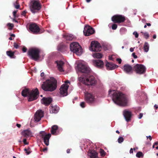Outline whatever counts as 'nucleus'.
<instances>
[{
    "instance_id": "de8ad7c7",
    "label": "nucleus",
    "mask_w": 158,
    "mask_h": 158,
    "mask_svg": "<svg viewBox=\"0 0 158 158\" xmlns=\"http://www.w3.org/2000/svg\"><path fill=\"white\" fill-rule=\"evenodd\" d=\"M23 142L25 144H27L28 143L27 142V140L26 139H24L23 140Z\"/></svg>"
},
{
    "instance_id": "680f3d73",
    "label": "nucleus",
    "mask_w": 158,
    "mask_h": 158,
    "mask_svg": "<svg viewBox=\"0 0 158 158\" xmlns=\"http://www.w3.org/2000/svg\"><path fill=\"white\" fill-rule=\"evenodd\" d=\"M26 13V12L25 11H23L22 13V15H25Z\"/></svg>"
},
{
    "instance_id": "bb28decb",
    "label": "nucleus",
    "mask_w": 158,
    "mask_h": 158,
    "mask_svg": "<svg viewBox=\"0 0 158 158\" xmlns=\"http://www.w3.org/2000/svg\"><path fill=\"white\" fill-rule=\"evenodd\" d=\"M64 37L66 40H72L74 37L73 35L70 34H66Z\"/></svg>"
},
{
    "instance_id": "79ce46f5",
    "label": "nucleus",
    "mask_w": 158,
    "mask_h": 158,
    "mask_svg": "<svg viewBox=\"0 0 158 158\" xmlns=\"http://www.w3.org/2000/svg\"><path fill=\"white\" fill-rule=\"evenodd\" d=\"M80 106L82 108H84L85 107V103L84 102H82L80 103Z\"/></svg>"
},
{
    "instance_id": "5701e85b",
    "label": "nucleus",
    "mask_w": 158,
    "mask_h": 158,
    "mask_svg": "<svg viewBox=\"0 0 158 158\" xmlns=\"http://www.w3.org/2000/svg\"><path fill=\"white\" fill-rule=\"evenodd\" d=\"M22 135L26 137H28L32 136V133L31 131L28 130H26L23 131L21 133Z\"/></svg>"
},
{
    "instance_id": "b1692460",
    "label": "nucleus",
    "mask_w": 158,
    "mask_h": 158,
    "mask_svg": "<svg viewBox=\"0 0 158 158\" xmlns=\"http://www.w3.org/2000/svg\"><path fill=\"white\" fill-rule=\"evenodd\" d=\"M57 68L60 72H63L64 71L63 69V66L64 63L62 61H57L56 62Z\"/></svg>"
},
{
    "instance_id": "bf43d9fd",
    "label": "nucleus",
    "mask_w": 158,
    "mask_h": 158,
    "mask_svg": "<svg viewBox=\"0 0 158 158\" xmlns=\"http://www.w3.org/2000/svg\"><path fill=\"white\" fill-rule=\"evenodd\" d=\"M16 126H17L18 127H19H19H21V125H20V124H16Z\"/></svg>"
},
{
    "instance_id": "2f4dec72",
    "label": "nucleus",
    "mask_w": 158,
    "mask_h": 158,
    "mask_svg": "<svg viewBox=\"0 0 158 158\" xmlns=\"http://www.w3.org/2000/svg\"><path fill=\"white\" fill-rule=\"evenodd\" d=\"M6 54L10 58H12V57L14 55V53L10 51H7L6 52Z\"/></svg>"
},
{
    "instance_id": "4c0bfd02",
    "label": "nucleus",
    "mask_w": 158,
    "mask_h": 158,
    "mask_svg": "<svg viewBox=\"0 0 158 158\" xmlns=\"http://www.w3.org/2000/svg\"><path fill=\"white\" fill-rule=\"evenodd\" d=\"M117 25L115 24H113L112 25V28L113 30H114L117 29Z\"/></svg>"
},
{
    "instance_id": "5fc2aeb1",
    "label": "nucleus",
    "mask_w": 158,
    "mask_h": 158,
    "mask_svg": "<svg viewBox=\"0 0 158 158\" xmlns=\"http://www.w3.org/2000/svg\"><path fill=\"white\" fill-rule=\"evenodd\" d=\"M47 150V148H45L44 149H43V151L44 152H45V151H46Z\"/></svg>"
},
{
    "instance_id": "412c9836",
    "label": "nucleus",
    "mask_w": 158,
    "mask_h": 158,
    "mask_svg": "<svg viewBox=\"0 0 158 158\" xmlns=\"http://www.w3.org/2000/svg\"><path fill=\"white\" fill-rule=\"evenodd\" d=\"M52 101V98L49 97H44L41 100L42 103L44 104L46 106L49 105Z\"/></svg>"
},
{
    "instance_id": "603ef678",
    "label": "nucleus",
    "mask_w": 158,
    "mask_h": 158,
    "mask_svg": "<svg viewBox=\"0 0 158 158\" xmlns=\"http://www.w3.org/2000/svg\"><path fill=\"white\" fill-rule=\"evenodd\" d=\"M130 48V51L131 52H133L134 50V48Z\"/></svg>"
},
{
    "instance_id": "8fccbe9b",
    "label": "nucleus",
    "mask_w": 158,
    "mask_h": 158,
    "mask_svg": "<svg viewBox=\"0 0 158 158\" xmlns=\"http://www.w3.org/2000/svg\"><path fill=\"white\" fill-rule=\"evenodd\" d=\"M143 114L142 113H140V114L139 117H138V118L139 119H141L142 117H143Z\"/></svg>"
},
{
    "instance_id": "4be33fe9",
    "label": "nucleus",
    "mask_w": 158,
    "mask_h": 158,
    "mask_svg": "<svg viewBox=\"0 0 158 158\" xmlns=\"http://www.w3.org/2000/svg\"><path fill=\"white\" fill-rule=\"evenodd\" d=\"M132 67L129 65L125 64L123 67V70L126 73L129 74L132 72Z\"/></svg>"
},
{
    "instance_id": "72a5a7b5",
    "label": "nucleus",
    "mask_w": 158,
    "mask_h": 158,
    "mask_svg": "<svg viewBox=\"0 0 158 158\" xmlns=\"http://www.w3.org/2000/svg\"><path fill=\"white\" fill-rule=\"evenodd\" d=\"M123 140L124 139L122 137H119L118 139V142L119 143H122Z\"/></svg>"
},
{
    "instance_id": "a19ab883",
    "label": "nucleus",
    "mask_w": 158,
    "mask_h": 158,
    "mask_svg": "<svg viewBox=\"0 0 158 158\" xmlns=\"http://www.w3.org/2000/svg\"><path fill=\"white\" fill-rule=\"evenodd\" d=\"M24 150L25 151L26 153H27V155H29L31 153V152L29 149H27L25 148L24 149Z\"/></svg>"
},
{
    "instance_id": "e2e57ef3",
    "label": "nucleus",
    "mask_w": 158,
    "mask_h": 158,
    "mask_svg": "<svg viewBox=\"0 0 158 158\" xmlns=\"http://www.w3.org/2000/svg\"><path fill=\"white\" fill-rule=\"evenodd\" d=\"M154 107L156 108V109H157V108H158V106L157 105H154Z\"/></svg>"
},
{
    "instance_id": "f03ea898",
    "label": "nucleus",
    "mask_w": 158,
    "mask_h": 158,
    "mask_svg": "<svg viewBox=\"0 0 158 158\" xmlns=\"http://www.w3.org/2000/svg\"><path fill=\"white\" fill-rule=\"evenodd\" d=\"M56 81L53 77L44 82L41 85L42 88L45 91H52L55 90L56 87Z\"/></svg>"
},
{
    "instance_id": "6e6d98bb",
    "label": "nucleus",
    "mask_w": 158,
    "mask_h": 158,
    "mask_svg": "<svg viewBox=\"0 0 158 158\" xmlns=\"http://www.w3.org/2000/svg\"><path fill=\"white\" fill-rule=\"evenodd\" d=\"M44 75V72H42V73H41L40 74V76L41 77H43Z\"/></svg>"
},
{
    "instance_id": "c85d7f7f",
    "label": "nucleus",
    "mask_w": 158,
    "mask_h": 158,
    "mask_svg": "<svg viewBox=\"0 0 158 158\" xmlns=\"http://www.w3.org/2000/svg\"><path fill=\"white\" fill-rule=\"evenodd\" d=\"M93 56L94 58H101L102 56V54L99 53H94L93 54Z\"/></svg>"
},
{
    "instance_id": "c9c22d12",
    "label": "nucleus",
    "mask_w": 158,
    "mask_h": 158,
    "mask_svg": "<svg viewBox=\"0 0 158 158\" xmlns=\"http://www.w3.org/2000/svg\"><path fill=\"white\" fill-rule=\"evenodd\" d=\"M143 153L141 152H139L136 154V156L137 157H140L141 156H142Z\"/></svg>"
},
{
    "instance_id": "338daca9",
    "label": "nucleus",
    "mask_w": 158,
    "mask_h": 158,
    "mask_svg": "<svg viewBox=\"0 0 158 158\" xmlns=\"http://www.w3.org/2000/svg\"><path fill=\"white\" fill-rule=\"evenodd\" d=\"M146 25L148 26H150L151 25V24L150 23H146Z\"/></svg>"
},
{
    "instance_id": "423d86ee",
    "label": "nucleus",
    "mask_w": 158,
    "mask_h": 158,
    "mask_svg": "<svg viewBox=\"0 0 158 158\" xmlns=\"http://www.w3.org/2000/svg\"><path fill=\"white\" fill-rule=\"evenodd\" d=\"M70 50L78 56L81 55L82 53L81 48L77 42H73L70 45Z\"/></svg>"
},
{
    "instance_id": "69168bd1",
    "label": "nucleus",
    "mask_w": 158,
    "mask_h": 158,
    "mask_svg": "<svg viewBox=\"0 0 158 158\" xmlns=\"http://www.w3.org/2000/svg\"><path fill=\"white\" fill-rule=\"evenodd\" d=\"M156 35H153V38L154 39H156Z\"/></svg>"
},
{
    "instance_id": "49530a36",
    "label": "nucleus",
    "mask_w": 158,
    "mask_h": 158,
    "mask_svg": "<svg viewBox=\"0 0 158 158\" xmlns=\"http://www.w3.org/2000/svg\"><path fill=\"white\" fill-rule=\"evenodd\" d=\"M14 47L16 48H18V45L16 43H14Z\"/></svg>"
},
{
    "instance_id": "9b49d317",
    "label": "nucleus",
    "mask_w": 158,
    "mask_h": 158,
    "mask_svg": "<svg viewBox=\"0 0 158 158\" xmlns=\"http://www.w3.org/2000/svg\"><path fill=\"white\" fill-rule=\"evenodd\" d=\"M89 49L92 51H100L101 50V47L98 42L94 41L91 42V46Z\"/></svg>"
},
{
    "instance_id": "ea45409f",
    "label": "nucleus",
    "mask_w": 158,
    "mask_h": 158,
    "mask_svg": "<svg viewBox=\"0 0 158 158\" xmlns=\"http://www.w3.org/2000/svg\"><path fill=\"white\" fill-rule=\"evenodd\" d=\"M100 152L102 156H104L105 155V152L103 150L101 149Z\"/></svg>"
},
{
    "instance_id": "a878e982",
    "label": "nucleus",
    "mask_w": 158,
    "mask_h": 158,
    "mask_svg": "<svg viewBox=\"0 0 158 158\" xmlns=\"http://www.w3.org/2000/svg\"><path fill=\"white\" fill-rule=\"evenodd\" d=\"M58 127L56 125H54L52 127L51 132L52 135H56L57 134L56 133V131L58 130Z\"/></svg>"
},
{
    "instance_id": "774afa93",
    "label": "nucleus",
    "mask_w": 158,
    "mask_h": 158,
    "mask_svg": "<svg viewBox=\"0 0 158 158\" xmlns=\"http://www.w3.org/2000/svg\"><path fill=\"white\" fill-rule=\"evenodd\" d=\"M10 36H12V37H15V34H11L10 35Z\"/></svg>"
},
{
    "instance_id": "473e14b6",
    "label": "nucleus",
    "mask_w": 158,
    "mask_h": 158,
    "mask_svg": "<svg viewBox=\"0 0 158 158\" xmlns=\"http://www.w3.org/2000/svg\"><path fill=\"white\" fill-rule=\"evenodd\" d=\"M141 33L144 35L145 38L146 39H148L149 36V35L147 32H141Z\"/></svg>"
},
{
    "instance_id": "09e8293b",
    "label": "nucleus",
    "mask_w": 158,
    "mask_h": 158,
    "mask_svg": "<svg viewBox=\"0 0 158 158\" xmlns=\"http://www.w3.org/2000/svg\"><path fill=\"white\" fill-rule=\"evenodd\" d=\"M17 12V10L14 11L13 12V15L14 17L15 18L16 17L15 15Z\"/></svg>"
},
{
    "instance_id": "0eeeda50",
    "label": "nucleus",
    "mask_w": 158,
    "mask_h": 158,
    "mask_svg": "<svg viewBox=\"0 0 158 158\" xmlns=\"http://www.w3.org/2000/svg\"><path fill=\"white\" fill-rule=\"evenodd\" d=\"M40 50L37 48H32L30 49L28 54L29 57L32 59L36 60L40 57Z\"/></svg>"
},
{
    "instance_id": "ddd939ff",
    "label": "nucleus",
    "mask_w": 158,
    "mask_h": 158,
    "mask_svg": "<svg viewBox=\"0 0 158 158\" xmlns=\"http://www.w3.org/2000/svg\"><path fill=\"white\" fill-rule=\"evenodd\" d=\"M134 69L137 73L140 74L144 73L146 70V68L144 65L138 64L134 66Z\"/></svg>"
},
{
    "instance_id": "e433bc0d",
    "label": "nucleus",
    "mask_w": 158,
    "mask_h": 158,
    "mask_svg": "<svg viewBox=\"0 0 158 158\" xmlns=\"http://www.w3.org/2000/svg\"><path fill=\"white\" fill-rule=\"evenodd\" d=\"M7 26L8 27H10V28L9 29L10 30H11L12 28L14 27V25L12 23H8L7 24Z\"/></svg>"
},
{
    "instance_id": "aec40b11",
    "label": "nucleus",
    "mask_w": 158,
    "mask_h": 158,
    "mask_svg": "<svg viewBox=\"0 0 158 158\" xmlns=\"http://www.w3.org/2000/svg\"><path fill=\"white\" fill-rule=\"evenodd\" d=\"M93 62L94 65L98 68H102L103 66V62L101 60H93Z\"/></svg>"
},
{
    "instance_id": "f3484780",
    "label": "nucleus",
    "mask_w": 158,
    "mask_h": 158,
    "mask_svg": "<svg viewBox=\"0 0 158 158\" xmlns=\"http://www.w3.org/2000/svg\"><path fill=\"white\" fill-rule=\"evenodd\" d=\"M123 114L127 122H129L131 120L132 114L130 111L127 110H125L123 111Z\"/></svg>"
},
{
    "instance_id": "393cba45",
    "label": "nucleus",
    "mask_w": 158,
    "mask_h": 158,
    "mask_svg": "<svg viewBox=\"0 0 158 158\" xmlns=\"http://www.w3.org/2000/svg\"><path fill=\"white\" fill-rule=\"evenodd\" d=\"M59 110V107L56 106H52L50 108V111L51 113H57Z\"/></svg>"
},
{
    "instance_id": "0e129e2a",
    "label": "nucleus",
    "mask_w": 158,
    "mask_h": 158,
    "mask_svg": "<svg viewBox=\"0 0 158 158\" xmlns=\"http://www.w3.org/2000/svg\"><path fill=\"white\" fill-rule=\"evenodd\" d=\"M142 21L143 23H144L146 21V20L145 19H143L142 20Z\"/></svg>"
},
{
    "instance_id": "13d9d810",
    "label": "nucleus",
    "mask_w": 158,
    "mask_h": 158,
    "mask_svg": "<svg viewBox=\"0 0 158 158\" xmlns=\"http://www.w3.org/2000/svg\"><path fill=\"white\" fill-rule=\"evenodd\" d=\"M70 149H68L67 150V152L68 153H69L70 152Z\"/></svg>"
},
{
    "instance_id": "864d4df0",
    "label": "nucleus",
    "mask_w": 158,
    "mask_h": 158,
    "mask_svg": "<svg viewBox=\"0 0 158 158\" xmlns=\"http://www.w3.org/2000/svg\"><path fill=\"white\" fill-rule=\"evenodd\" d=\"M133 150L132 148H131L130 151V153H133Z\"/></svg>"
},
{
    "instance_id": "a211bd4d",
    "label": "nucleus",
    "mask_w": 158,
    "mask_h": 158,
    "mask_svg": "<svg viewBox=\"0 0 158 158\" xmlns=\"http://www.w3.org/2000/svg\"><path fill=\"white\" fill-rule=\"evenodd\" d=\"M29 29L31 31L35 33H37L40 31V28L35 23L31 24L30 25Z\"/></svg>"
},
{
    "instance_id": "7ed1b4c3",
    "label": "nucleus",
    "mask_w": 158,
    "mask_h": 158,
    "mask_svg": "<svg viewBox=\"0 0 158 158\" xmlns=\"http://www.w3.org/2000/svg\"><path fill=\"white\" fill-rule=\"evenodd\" d=\"M39 94L38 89L36 88L31 91L27 89H23L22 92V95L24 97H28V101H32L36 99Z\"/></svg>"
},
{
    "instance_id": "37998d69",
    "label": "nucleus",
    "mask_w": 158,
    "mask_h": 158,
    "mask_svg": "<svg viewBox=\"0 0 158 158\" xmlns=\"http://www.w3.org/2000/svg\"><path fill=\"white\" fill-rule=\"evenodd\" d=\"M133 34L135 36V38H137L138 37L139 35L136 31H134L133 33Z\"/></svg>"
},
{
    "instance_id": "dca6fc26",
    "label": "nucleus",
    "mask_w": 158,
    "mask_h": 158,
    "mask_svg": "<svg viewBox=\"0 0 158 158\" xmlns=\"http://www.w3.org/2000/svg\"><path fill=\"white\" fill-rule=\"evenodd\" d=\"M44 116L43 112L41 110H38L35 113L34 119L35 121L37 122L39 121Z\"/></svg>"
},
{
    "instance_id": "a18cd8bd",
    "label": "nucleus",
    "mask_w": 158,
    "mask_h": 158,
    "mask_svg": "<svg viewBox=\"0 0 158 158\" xmlns=\"http://www.w3.org/2000/svg\"><path fill=\"white\" fill-rule=\"evenodd\" d=\"M116 60L118 62L119 64H120L121 63L122 60L121 59L117 58L116 59Z\"/></svg>"
},
{
    "instance_id": "f257e3e1",
    "label": "nucleus",
    "mask_w": 158,
    "mask_h": 158,
    "mask_svg": "<svg viewBox=\"0 0 158 158\" xmlns=\"http://www.w3.org/2000/svg\"><path fill=\"white\" fill-rule=\"evenodd\" d=\"M109 95L111 97L116 104L121 106H127L129 100L126 96L122 93L114 90H110Z\"/></svg>"
},
{
    "instance_id": "f704fd0d",
    "label": "nucleus",
    "mask_w": 158,
    "mask_h": 158,
    "mask_svg": "<svg viewBox=\"0 0 158 158\" xmlns=\"http://www.w3.org/2000/svg\"><path fill=\"white\" fill-rule=\"evenodd\" d=\"M115 58V56L114 55H112L109 56V59L110 60H113Z\"/></svg>"
},
{
    "instance_id": "c756f323",
    "label": "nucleus",
    "mask_w": 158,
    "mask_h": 158,
    "mask_svg": "<svg viewBox=\"0 0 158 158\" xmlns=\"http://www.w3.org/2000/svg\"><path fill=\"white\" fill-rule=\"evenodd\" d=\"M143 48L145 52H147L148 51L149 49V45L148 43L146 42L145 43L143 46Z\"/></svg>"
},
{
    "instance_id": "6ab92c4d",
    "label": "nucleus",
    "mask_w": 158,
    "mask_h": 158,
    "mask_svg": "<svg viewBox=\"0 0 158 158\" xmlns=\"http://www.w3.org/2000/svg\"><path fill=\"white\" fill-rule=\"evenodd\" d=\"M106 66L108 70H113L118 67V66L112 62H107L106 63Z\"/></svg>"
},
{
    "instance_id": "7c9ffc66",
    "label": "nucleus",
    "mask_w": 158,
    "mask_h": 158,
    "mask_svg": "<svg viewBox=\"0 0 158 158\" xmlns=\"http://www.w3.org/2000/svg\"><path fill=\"white\" fill-rule=\"evenodd\" d=\"M13 5L16 9H18L19 8L20 5L18 3L17 1L14 2H13Z\"/></svg>"
},
{
    "instance_id": "2eb2a0df",
    "label": "nucleus",
    "mask_w": 158,
    "mask_h": 158,
    "mask_svg": "<svg viewBox=\"0 0 158 158\" xmlns=\"http://www.w3.org/2000/svg\"><path fill=\"white\" fill-rule=\"evenodd\" d=\"M94 30L89 26H85L83 31L84 34L85 36H89L94 33Z\"/></svg>"
},
{
    "instance_id": "cd10ccee",
    "label": "nucleus",
    "mask_w": 158,
    "mask_h": 158,
    "mask_svg": "<svg viewBox=\"0 0 158 158\" xmlns=\"http://www.w3.org/2000/svg\"><path fill=\"white\" fill-rule=\"evenodd\" d=\"M89 156L91 158H97L98 157L97 154L94 151H91L90 152Z\"/></svg>"
},
{
    "instance_id": "4468645a",
    "label": "nucleus",
    "mask_w": 158,
    "mask_h": 158,
    "mask_svg": "<svg viewBox=\"0 0 158 158\" xmlns=\"http://www.w3.org/2000/svg\"><path fill=\"white\" fill-rule=\"evenodd\" d=\"M125 20V17L121 15H115L112 18V20L114 23H120L124 22Z\"/></svg>"
},
{
    "instance_id": "c03bdc74",
    "label": "nucleus",
    "mask_w": 158,
    "mask_h": 158,
    "mask_svg": "<svg viewBox=\"0 0 158 158\" xmlns=\"http://www.w3.org/2000/svg\"><path fill=\"white\" fill-rule=\"evenodd\" d=\"M132 56L135 58H137V57L136 55H135V53H133L132 54Z\"/></svg>"
},
{
    "instance_id": "39448f33",
    "label": "nucleus",
    "mask_w": 158,
    "mask_h": 158,
    "mask_svg": "<svg viewBox=\"0 0 158 158\" xmlns=\"http://www.w3.org/2000/svg\"><path fill=\"white\" fill-rule=\"evenodd\" d=\"M77 66L75 68L76 70L83 73H88L90 72V69L87 65L86 63L83 61L80 60L76 63Z\"/></svg>"
},
{
    "instance_id": "20e7f679",
    "label": "nucleus",
    "mask_w": 158,
    "mask_h": 158,
    "mask_svg": "<svg viewBox=\"0 0 158 158\" xmlns=\"http://www.w3.org/2000/svg\"><path fill=\"white\" fill-rule=\"evenodd\" d=\"M79 81L87 85H94L97 83L94 77L86 74H84L78 78Z\"/></svg>"
},
{
    "instance_id": "6e6552de",
    "label": "nucleus",
    "mask_w": 158,
    "mask_h": 158,
    "mask_svg": "<svg viewBox=\"0 0 158 158\" xmlns=\"http://www.w3.org/2000/svg\"><path fill=\"white\" fill-rule=\"evenodd\" d=\"M30 8L31 12L35 13L41 8V5L37 0H33L30 3Z\"/></svg>"
},
{
    "instance_id": "f8f14e48",
    "label": "nucleus",
    "mask_w": 158,
    "mask_h": 158,
    "mask_svg": "<svg viewBox=\"0 0 158 158\" xmlns=\"http://www.w3.org/2000/svg\"><path fill=\"white\" fill-rule=\"evenodd\" d=\"M40 134L45 144L47 146H48L49 144V139L51 136V134L50 133L47 134L44 131H41Z\"/></svg>"
},
{
    "instance_id": "3c124183",
    "label": "nucleus",
    "mask_w": 158,
    "mask_h": 158,
    "mask_svg": "<svg viewBox=\"0 0 158 158\" xmlns=\"http://www.w3.org/2000/svg\"><path fill=\"white\" fill-rule=\"evenodd\" d=\"M27 51V49L25 47H23V51L24 52H26Z\"/></svg>"
},
{
    "instance_id": "052dcab7",
    "label": "nucleus",
    "mask_w": 158,
    "mask_h": 158,
    "mask_svg": "<svg viewBox=\"0 0 158 158\" xmlns=\"http://www.w3.org/2000/svg\"><path fill=\"white\" fill-rule=\"evenodd\" d=\"M154 145H158V142H156L154 143Z\"/></svg>"
},
{
    "instance_id": "58836bf2",
    "label": "nucleus",
    "mask_w": 158,
    "mask_h": 158,
    "mask_svg": "<svg viewBox=\"0 0 158 158\" xmlns=\"http://www.w3.org/2000/svg\"><path fill=\"white\" fill-rule=\"evenodd\" d=\"M126 31V29L125 28H121L120 29V32L122 34H123L124 33H123V32H125Z\"/></svg>"
},
{
    "instance_id": "9d476101",
    "label": "nucleus",
    "mask_w": 158,
    "mask_h": 158,
    "mask_svg": "<svg viewBox=\"0 0 158 158\" xmlns=\"http://www.w3.org/2000/svg\"><path fill=\"white\" fill-rule=\"evenodd\" d=\"M65 84L62 85L60 88V93L63 96H66L68 95V89L69 87L68 84H70L69 81L64 82Z\"/></svg>"
},
{
    "instance_id": "1a4fd4ad",
    "label": "nucleus",
    "mask_w": 158,
    "mask_h": 158,
    "mask_svg": "<svg viewBox=\"0 0 158 158\" xmlns=\"http://www.w3.org/2000/svg\"><path fill=\"white\" fill-rule=\"evenodd\" d=\"M85 100L89 104L94 103L96 101L94 96L92 93L87 92L85 93Z\"/></svg>"
},
{
    "instance_id": "4d7b16f0",
    "label": "nucleus",
    "mask_w": 158,
    "mask_h": 158,
    "mask_svg": "<svg viewBox=\"0 0 158 158\" xmlns=\"http://www.w3.org/2000/svg\"><path fill=\"white\" fill-rule=\"evenodd\" d=\"M147 138L148 137L149 138V139H150V140H151L152 139V138L150 135H149L148 136H147Z\"/></svg>"
}]
</instances>
